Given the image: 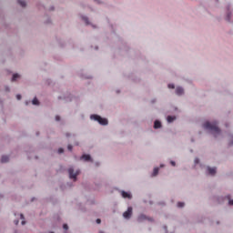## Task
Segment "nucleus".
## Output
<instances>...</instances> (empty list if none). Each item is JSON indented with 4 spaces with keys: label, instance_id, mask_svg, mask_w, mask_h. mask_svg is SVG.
Returning a JSON list of instances; mask_svg holds the SVG:
<instances>
[{
    "label": "nucleus",
    "instance_id": "1",
    "mask_svg": "<svg viewBox=\"0 0 233 233\" xmlns=\"http://www.w3.org/2000/svg\"><path fill=\"white\" fill-rule=\"evenodd\" d=\"M203 127L206 130H209V132H211V134H214L215 137H218V136H219V134H221V130L219 129V127H218V123L217 122H206L203 125Z\"/></svg>",
    "mask_w": 233,
    "mask_h": 233
},
{
    "label": "nucleus",
    "instance_id": "2",
    "mask_svg": "<svg viewBox=\"0 0 233 233\" xmlns=\"http://www.w3.org/2000/svg\"><path fill=\"white\" fill-rule=\"evenodd\" d=\"M90 118L97 121L99 125H108V120L106 118L99 116V115H91Z\"/></svg>",
    "mask_w": 233,
    "mask_h": 233
},
{
    "label": "nucleus",
    "instance_id": "3",
    "mask_svg": "<svg viewBox=\"0 0 233 233\" xmlns=\"http://www.w3.org/2000/svg\"><path fill=\"white\" fill-rule=\"evenodd\" d=\"M79 170H76L74 173V167H69L68 169V173H69V177L70 179H74V181H76V179H77V176H79Z\"/></svg>",
    "mask_w": 233,
    "mask_h": 233
},
{
    "label": "nucleus",
    "instance_id": "4",
    "mask_svg": "<svg viewBox=\"0 0 233 233\" xmlns=\"http://www.w3.org/2000/svg\"><path fill=\"white\" fill-rule=\"evenodd\" d=\"M123 216L126 219H130L132 217V207H129L127 210L124 212Z\"/></svg>",
    "mask_w": 233,
    "mask_h": 233
},
{
    "label": "nucleus",
    "instance_id": "5",
    "mask_svg": "<svg viewBox=\"0 0 233 233\" xmlns=\"http://www.w3.org/2000/svg\"><path fill=\"white\" fill-rule=\"evenodd\" d=\"M122 198L125 199H132V195L127 191H122Z\"/></svg>",
    "mask_w": 233,
    "mask_h": 233
},
{
    "label": "nucleus",
    "instance_id": "6",
    "mask_svg": "<svg viewBox=\"0 0 233 233\" xmlns=\"http://www.w3.org/2000/svg\"><path fill=\"white\" fill-rule=\"evenodd\" d=\"M208 172L209 174V176H216V167H208Z\"/></svg>",
    "mask_w": 233,
    "mask_h": 233
},
{
    "label": "nucleus",
    "instance_id": "7",
    "mask_svg": "<svg viewBox=\"0 0 233 233\" xmlns=\"http://www.w3.org/2000/svg\"><path fill=\"white\" fill-rule=\"evenodd\" d=\"M183 87H177L176 94L177 96H183Z\"/></svg>",
    "mask_w": 233,
    "mask_h": 233
},
{
    "label": "nucleus",
    "instance_id": "8",
    "mask_svg": "<svg viewBox=\"0 0 233 233\" xmlns=\"http://www.w3.org/2000/svg\"><path fill=\"white\" fill-rule=\"evenodd\" d=\"M10 161V157L8 156H3L1 158V163H8Z\"/></svg>",
    "mask_w": 233,
    "mask_h": 233
},
{
    "label": "nucleus",
    "instance_id": "9",
    "mask_svg": "<svg viewBox=\"0 0 233 233\" xmlns=\"http://www.w3.org/2000/svg\"><path fill=\"white\" fill-rule=\"evenodd\" d=\"M154 128H161V122L159 120L155 121Z\"/></svg>",
    "mask_w": 233,
    "mask_h": 233
},
{
    "label": "nucleus",
    "instance_id": "10",
    "mask_svg": "<svg viewBox=\"0 0 233 233\" xmlns=\"http://www.w3.org/2000/svg\"><path fill=\"white\" fill-rule=\"evenodd\" d=\"M82 159H84L85 161H92L90 155H83Z\"/></svg>",
    "mask_w": 233,
    "mask_h": 233
},
{
    "label": "nucleus",
    "instance_id": "11",
    "mask_svg": "<svg viewBox=\"0 0 233 233\" xmlns=\"http://www.w3.org/2000/svg\"><path fill=\"white\" fill-rule=\"evenodd\" d=\"M176 121V116H167V123H173Z\"/></svg>",
    "mask_w": 233,
    "mask_h": 233
},
{
    "label": "nucleus",
    "instance_id": "12",
    "mask_svg": "<svg viewBox=\"0 0 233 233\" xmlns=\"http://www.w3.org/2000/svg\"><path fill=\"white\" fill-rule=\"evenodd\" d=\"M18 3L20 4V5L25 8V6H26V2L23 1V0H18Z\"/></svg>",
    "mask_w": 233,
    "mask_h": 233
},
{
    "label": "nucleus",
    "instance_id": "13",
    "mask_svg": "<svg viewBox=\"0 0 233 233\" xmlns=\"http://www.w3.org/2000/svg\"><path fill=\"white\" fill-rule=\"evenodd\" d=\"M157 174H159V167H155L153 170V176H157Z\"/></svg>",
    "mask_w": 233,
    "mask_h": 233
},
{
    "label": "nucleus",
    "instance_id": "14",
    "mask_svg": "<svg viewBox=\"0 0 233 233\" xmlns=\"http://www.w3.org/2000/svg\"><path fill=\"white\" fill-rule=\"evenodd\" d=\"M17 79H19V74L13 75L12 81H17Z\"/></svg>",
    "mask_w": 233,
    "mask_h": 233
},
{
    "label": "nucleus",
    "instance_id": "15",
    "mask_svg": "<svg viewBox=\"0 0 233 233\" xmlns=\"http://www.w3.org/2000/svg\"><path fill=\"white\" fill-rule=\"evenodd\" d=\"M33 105H39V100H37V97H35L32 101Z\"/></svg>",
    "mask_w": 233,
    "mask_h": 233
},
{
    "label": "nucleus",
    "instance_id": "16",
    "mask_svg": "<svg viewBox=\"0 0 233 233\" xmlns=\"http://www.w3.org/2000/svg\"><path fill=\"white\" fill-rule=\"evenodd\" d=\"M177 207H178V208H183V207H185V203H183V202H178V203H177Z\"/></svg>",
    "mask_w": 233,
    "mask_h": 233
},
{
    "label": "nucleus",
    "instance_id": "17",
    "mask_svg": "<svg viewBox=\"0 0 233 233\" xmlns=\"http://www.w3.org/2000/svg\"><path fill=\"white\" fill-rule=\"evenodd\" d=\"M65 152V149H63V147H60L58 149V154H63Z\"/></svg>",
    "mask_w": 233,
    "mask_h": 233
},
{
    "label": "nucleus",
    "instance_id": "18",
    "mask_svg": "<svg viewBox=\"0 0 233 233\" xmlns=\"http://www.w3.org/2000/svg\"><path fill=\"white\" fill-rule=\"evenodd\" d=\"M82 19L85 21V23L86 25H88V18L87 17L84 16Z\"/></svg>",
    "mask_w": 233,
    "mask_h": 233
},
{
    "label": "nucleus",
    "instance_id": "19",
    "mask_svg": "<svg viewBox=\"0 0 233 233\" xmlns=\"http://www.w3.org/2000/svg\"><path fill=\"white\" fill-rule=\"evenodd\" d=\"M63 228H64V230H66V229L68 228V225L64 224V225H63Z\"/></svg>",
    "mask_w": 233,
    "mask_h": 233
},
{
    "label": "nucleus",
    "instance_id": "20",
    "mask_svg": "<svg viewBox=\"0 0 233 233\" xmlns=\"http://www.w3.org/2000/svg\"><path fill=\"white\" fill-rule=\"evenodd\" d=\"M176 86H174V84H169L168 85V88H175Z\"/></svg>",
    "mask_w": 233,
    "mask_h": 233
},
{
    "label": "nucleus",
    "instance_id": "21",
    "mask_svg": "<svg viewBox=\"0 0 233 233\" xmlns=\"http://www.w3.org/2000/svg\"><path fill=\"white\" fill-rule=\"evenodd\" d=\"M56 121H61V117L59 116H56Z\"/></svg>",
    "mask_w": 233,
    "mask_h": 233
},
{
    "label": "nucleus",
    "instance_id": "22",
    "mask_svg": "<svg viewBox=\"0 0 233 233\" xmlns=\"http://www.w3.org/2000/svg\"><path fill=\"white\" fill-rule=\"evenodd\" d=\"M72 148H73L72 145H68V146H67V149H68V150L72 151Z\"/></svg>",
    "mask_w": 233,
    "mask_h": 233
},
{
    "label": "nucleus",
    "instance_id": "23",
    "mask_svg": "<svg viewBox=\"0 0 233 233\" xmlns=\"http://www.w3.org/2000/svg\"><path fill=\"white\" fill-rule=\"evenodd\" d=\"M227 21H230V14H228Z\"/></svg>",
    "mask_w": 233,
    "mask_h": 233
},
{
    "label": "nucleus",
    "instance_id": "24",
    "mask_svg": "<svg viewBox=\"0 0 233 233\" xmlns=\"http://www.w3.org/2000/svg\"><path fill=\"white\" fill-rule=\"evenodd\" d=\"M96 223H97V225L101 224V219H100V218H97V219H96Z\"/></svg>",
    "mask_w": 233,
    "mask_h": 233
},
{
    "label": "nucleus",
    "instance_id": "25",
    "mask_svg": "<svg viewBox=\"0 0 233 233\" xmlns=\"http://www.w3.org/2000/svg\"><path fill=\"white\" fill-rule=\"evenodd\" d=\"M170 164L172 165V167H176V162L171 161Z\"/></svg>",
    "mask_w": 233,
    "mask_h": 233
},
{
    "label": "nucleus",
    "instance_id": "26",
    "mask_svg": "<svg viewBox=\"0 0 233 233\" xmlns=\"http://www.w3.org/2000/svg\"><path fill=\"white\" fill-rule=\"evenodd\" d=\"M16 98L18 99V101L21 100V95H17Z\"/></svg>",
    "mask_w": 233,
    "mask_h": 233
},
{
    "label": "nucleus",
    "instance_id": "27",
    "mask_svg": "<svg viewBox=\"0 0 233 233\" xmlns=\"http://www.w3.org/2000/svg\"><path fill=\"white\" fill-rule=\"evenodd\" d=\"M20 218H21V219H25V215L20 214Z\"/></svg>",
    "mask_w": 233,
    "mask_h": 233
},
{
    "label": "nucleus",
    "instance_id": "28",
    "mask_svg": "<svg viewBox=\"0 0 233 233\" xmlns=\"http://www.w3.org/2000/svg\"><path fill=\"white\" fill-rule=\"evenodd\" d=\"M195 163H196V164L199 163V158H196V159H195Z\"/></svg>",
    "mask_w": 233,
    "mask_h": 233
},
{
    "label": "nucleus",
    "instance_id": "29",
    "mask_svg": "<svg viewBox=\"0 0 233 233\" xmlns=\"http://www.w3.org/2000/svg\"><path fill=\"white\" fill-rule=\"evenodd\" d=\"M231 141L229 142V145H233V136L231 137Z\"/></svg>",
    "mask_w": 233,
    "mask_h": 233
},
{
    "label": "nucleus",
    "instance_id": "30",
    "mask_svg": "<svg viewBox=\"0 0 233 233\" xmlns=\"http://www.w3.org/2000/svg\"><path fill=\"white\" fill-rule=\"evenodd\" d=\"M15 225H19V220H15Z\"/></svg>",
    "mask_w": 233,
    "mask_h": 233
},
{
    "label": "nucleus",
    "instance_id": "31",
    "mask_svg": "<svg viewBox=\"0 0 233 233\" xmlns=\"http://www.w3.org/2000/svg\"><path fill=\"white\" fill-rule=\"evenodd\" d=\"M25 224H26V221L22 220V225H25Z\"/></svg>",
    "mask_w": 233,
    "mask_h": 233
},
{
    "label": "nucleus",
    "instance_id": "32",
    "mask_svg": "<svg viewBox=\"0 0 233 233\" xmlns=\"http://www.w3.org/2000/svg\"><path fill=\"white\" fill-rule=\"evenodd\" d=\"M142 218H145V216L142 215L139 217V219H142Z\"/></svg>",
    "mask_w": 233,
    "mask_h": 233
},
{
    "label": "nucleus",
    "instance_id": "33",
    "mask_svg": "<svg viewBox=\"0 0 233 233\" xmlns=\"http://www.w3.org/2000/svg\"><path fill=\"white\" fill-rule=\"evenodd\" d=\"M99 233H105V232H103V231H100Z\"/></svg>",
    "mask_w": 233,
    "mask_h": 233
},
{
    "label": "nucleus",
    "instance_id": "34",
    "mask_svg": "<svg viewBox=\"0 0 233 233\" xmlns=\"http://www.w3.org/2000/svg\"><path fill=\"white\" fill-rule=\"evenodd\" d=\"M68 136H69V135H68V134H66V137H68Z\"/></svg>",
    "mask_w": 233,
    "mask_h": 233
}]
</instances>
